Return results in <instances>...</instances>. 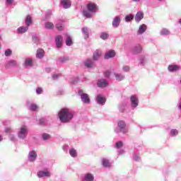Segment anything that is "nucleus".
<instances>
[{"label":"nucleus","mask_w":181,"mask_h":181,"mask_svg":"<svg viewBox=\"0 0 181 181\" xmlns=\"http://www.w3.org/2000/svg\"><path fill=\"white\" fill-rule=\"evenodd\" d=\"M36 57L37 59H42V57H45V50L42 48H39L37 50Z\"/></svg>","instance_id":"12"},{"label":"nucleus","mask_w":181,"mask_h":181,"mask_svg":"<svg viewBox=\"0 0 181 181\" xmlns=\"http://www.w3.org/2000/svg\"><path fill=\"white\" fill-rule=\"evenodd\" d=\"M144 19V12L139 11L135 16V21L136 22H139L140 21H142Z\"/></svg>","instance_id":"13"},{"label":"nucleus","mask_w":181,"mask_h":181,"mask_svg":"<svg viewBox=\"0 0 181 181\" xmlns=\"http://www.w3.org/2000/svg\"><path fill=\"white\" fill-rule=\"evenodd\" d=\"M56 28H57V30H59V32H62V30H63V29H64L63 25H62V24H57Z\"/></svg>","instance_id":"41"},{"label":"nucleus","mask_w":181,"mask_h":181,"mask_svg":"<svg viewBox=\"0 0 181 181\" xmlns=\"http://www.w3.org/2000/svg\"><path fill=\"white\" fill-rule=\"evenodd\" d=\"M158 1H162V0H158Z\"/></svg>","instance_id":"54"},{"label":"nucleus","mask_w":181,"mask_h":181,"mask_svg":"<svg viewBox=\"0 0 181 181\" xmlns=\"http://www.w3.org/2000/svg\"><path fill=\"white\" fill-rule=\"evenodd\" d=\"M119 23H121V17L120 16H116L112 21V26L115 28H118L119 26Z\"/></svg>","instance_id":"9"},{"label":"nucleus","mask_w":181,"mask_h":181,"mask_svg":"<svg viewBox=\"0 0 181 181\" xmlns=\"http://www.w3.org/2000/svg\"><path fill=\"white\" fill-rule=\"evenodd\" d=\"M132 19H134V16H132V15L127 16L125 17L126 22H131L132 21Z\"/></svg>","instance_id":"37"},{"label":"nucleus","mask_w":181,"mask_h":181,"mask_svg":"<svg viewBox=\"0 0 181 181\" xmlns=\"http://www.w3.org/2000/svg\"><path fill=\"white\" fill-rule=\"evenodd\" d=\"M133 1V2H139V1H141V0H132Z\"/></svg>","instance_id":"50"},{"label":"nucleus","mask_w":181,"mask_h":181,"mask_svg":"<svg viewBox=\"0 0 181 181\" xmlns=\"http://www.w3.org/2000/svg\"><path fill=\"white\" fill-rule=\"evenodd\" d=\"M67 61H69V57H63L62 58L60 59V62L62 63H64Z\"/></svg>","instance_id":"44"},{"label":"nucleus","mask_w":181,"mask_h":181,"mask_svg":"<svg viewBox=\"0 0 181 181\" xmlns=\"http://www.w3.org/2000/svg\"><path fill=\"white\" fill-rule=\"evenodd\" d=\"M66 46H71V45H73V41L71 40V37H70V36L66 37Z\"/></svg>","instance_id":"30"},{"label":"nucleus","mask_w":181,"mask_h":181,"mask_svg":"<svg viewBox=\"0 0 181 181\" xmlns=\"http://www.w3.org/2000/svg\"><path fill=\"white\" fill-rule=\"evenodd\" d=\"M33 65V60L32 59H27L25 62V66H29Z\"/></svg>","instance_id":"27"},{"label":"nucleus","mask_w":181,"mask_h":181,"mask_svg":"<svg viewBox=\"0 0 181 181\" xmlns=\"http://www.w3.org/2000/svg\"><path fill=\"white\" fill-rule=\"evenodd\" d=\"M101 39L103 40H106V39H108V34L105 33H103L102 35H100Z\"/></svg>","instance_id":"40"},{"label":"nucleus","mask_w":181,"mask_h":181,"mask_svg":"<svg viewBox=\"0 0 181 181\" xmlns=\"http://www.w3.org/2000/svg\"><path fill=\"white\" fill-rule=\"evenodd\" d=\"M85 180L86 181H93L94 180V176L93 174H87L85 176Z\"/></svg>","instance_id":"23"},{"label":"nucleus","mask_w":181,"mask_h":181,"mask_svg":"<svg viewBox=\"0 0 181 181\" xmlns=\"http://www.w3.org/2000/svg\"><path fill=\"white\" fill-rule=\"evenodd\" d=\"M115 57V51L114 50L108 51L105 54V59H112V57Z\"/></svg>","instance_id":"14"},{"label":"nucleus","mask_w":181,"mask_h":181,"mask_svg":"<svg viewBox=\"0 0 181 181\" xmlns=\"http://www.w3.org/2000/svg\"><path fill=\"white\" fill-rule=\"evenodd\" d=\"M93 61H91V59H88L86 62H85V66L86 67H88V69H90V67H93Z\"/></svg>","instance_id":"28"},{"label":"nucleus","mask_w":181,"mask_h":181,"mask_svg":"<svg viewBox=\"0 0 181 181\" xmlns=\"http://www.w3.org/2000/svg\"><path fill=\"white\" fill-rule=\"evenodd\" d=\"M87 9L89 12H97V5L94 3H89L87 5Z\"/></svg>","instance_id":"5"},{"label":"nucleus","mask_w":181,"mask_h":181,"mask_svg":"<svg viewBox=\"0 0 181 181\" xmlns=\"http://www.w3.org/2000/svg\"><path fill=\"white\" fill-rule=\"evenodd\" d=\"M8 66H18V64L16 63V61L15 60H11L8 62Z\"/></svg>","instance_id":"35"},{"label":"nucleus","mask_w":181,"mask_h":181,"mask_svg":"<svg viewBox=\"0 0 181 181\" xmlns=\"http://www.w3.org/2000/svg\"><path fill=\"white\" fill-rule=\"evenodd\" d=\"M98 87L104 88L108 86V82L105 79H101L98 81Z\"/></svg>","instance_id":"15"},{"label":"nucleus","mask_w":181,"mask_h":181,"mask_svg":"<svg viewBox=\"0 0 181 181\" xmlns=\"http://www.w3.org/2000/svg\"><path fill=\"white\" fill-rule=\"evenodd\" d=\"M52 138V136H50V134H42V139L44 141H47V139H50Z\"/></svg>","instance_id":"34"},{"label":"nucleus","mask_w":181,"mask_h":181,"mask_svg":"<svg viewBox=\"0 0 181 181\" xmlns=\"http://www.w3.org/2000/svg\"><path fill=\"white\" fill-rule=\"evenodd\" d=\"M25 25H27V26H30V25H32V17H30V16L26 17Z\"/></svg>","instance_id":"24"},{"label":"nucleus","mask_w":181,"mask_h":181,"mask_svg":"<svg viewBox=\"0 0 181 181\" xmlns=\"http://www.w3.org/2000/svg\"><path fill=\"white\" fill-rule=\"evenodd\" d=\"M52 77H53L54 78H57L59 77V75H57V74H54V75L52 76Z\"/></svg>","instance_id":"49"},{"label":"nucleus","mask_w":181,"mask_h":181,"mask_svg":"<svg viewBox=\"0 0 181 181\" xmlns=\"http://www.w3.org/2000/svg\"><path fill=\"white\" fill-rule=\"evenodd\" d=\"M146 30V25L143 24L140 25L138 30V35H142V33H144Z\"/></svg>","instance_id":"19"},{"label":"nucleus","mask_w":181,"mask_h":181,"mask_svg":"<svg viewBox=\"0 0 181 181\" xmlns=\"http://www.w3.org/2000/svg\"><path fill=\"white\" fill-rule=\"evenodd\" d=\"M61 122H69L73 119V113L67 108H62L58 113Z\"/></svg>","instance_id":"1"},{"label":"nucleus","mask_w":181,"mask_h":181,"mask_svg":"<svg viewBox=\"0 0 181 181\" xmlns=\"http://www.w3.org/2000/svg\"><path fill=\"white\" fill-rule=\"evenodd\" d=\"M6 2L8 5H11L13 2V0H6Z\"/></svg>","instance_id":"47"},{"label":"nucleus","mask_w":181,"mask_h":181,"mask_svg":"<svg viewBox=\"0 0 181 181\" xmlns=\"http://www.w3.org/2000/svg\"><path fill=\"white\" fill-rule=\"evenodd\" d=\"M37 176H38V177H45V176L46 177H49L50 172H49V171H39L37 173Z\"/></svg>","instance_id":"11"},{"label":"nucleus","mask_w":181,"mask_h":181,"mask_svg":"<svg viewBox=\"0 0 181 181\" xmlns=\"http://www.w3.org/2000/svg\"><path fill=\"white\" fill-rule=\"evenodd\" d=\"M28 27L22 26L18 28V33H25V32H28Z\"/></svg>","instance_id":"26"},{"label":"nucleus","mask_w":181,"mask_h":181,"mask_svg":"<svg viewBox=\"0 0 181 181\" xmlns=\"http://www.w3.org/2000/svg\"><path fill=\"white\" fill-rule=\"evenodd\" d=\"M37 108H39V107H37L36 104H31L30 106V111H37Z\"/></svg>","instance_id":"33"},{"label":"nucleus","mask_w":181,"mask_h":181,"mask_svg":"<svg viewBox=\"0 0 181 181\" xmlns=\"http://www.w3.org/2000/svg\"><path fill=\"white\" fill-rule=\"evenodd\" d=\"M180 83H181V79H180Z\"/></svg>","instance_id":"53"},{"label":"nucleus","mask_w":181,"mask_h":181,"mask_svg":"<svg viewBox=\"0 0 181 181\" xmlns=\"http://www.w3.org/2000/svg\"><path fill=\"white\" fill-rule=\"evenodd\" d=\"M170 134L173 136H175V135H177V134H179V132H177V129H172L170 131Z\"/></svg>","instance_id":"42"},{"label":"nucleus","mask_w":181,"mask_h":181,"mask_svg":"<svg viewBox=\"0 0 181 181\" xmlns=\"http://www.w3.org/2000/svg\"><path fill=\"white\" fill-rule=\"evenodd\" d=\"M130 100H131L132 107H138L139 100H138V97H136V95H132L130 98Z\"/></svg>","instance_id":"6"},{"label":"nucleus","mask_w":181,"mask_h":181,"mask_svg":"<svg viewBox=\"0 0 181 181\" xmlns=\"http://www.w3.org/2000/svg\"><path fill=\"white\" fill-rule=\"evenodd\" d=\"M69 154L72 158H77V151L74 148L69 150Z\"/></svg>","instance_id":"22"},{"label":"nucleus","mask_w":181,"mask_h":181,"mask_svg":"<svg viewBox=\"0 0 181 181\" xmlns=\"http://www.w3.org/2000/svg\"><path fill=\"white\" fill-rule=\"evenodd\" d=\"M0 141H2V137L0 136Z\"/></svg>","instance_id":"51"},{"label":"nucleus","mask_w":181,"mask_h":181,"mask_svg":"<svg viewBox=\"0 0 181 181\" xmlns=\"http://www.w3.org/2000/svg\"><path fill=\"white\" fill-rule=\"evenodd\" d=\"M103 53L101 52L100 50L96 49L94 52H93V59L95 61H97L100 59V57H101Z\"/></svg>","instance_id":"8"},{"label":"nucleus","mask_w":181,"mask_h":181,"mask_svg":"<svg viewBox=\"0 0 181 181\" xmlns=\"http://www.w3.org/2000/svg\"><path fill=\"white\" fill-rule=\"evenodd\" d=\"M78 93L81 95L83 103H85V104H90V97H88L87 93H83V90H79Z\"/></svg>","instance_id":"3"},{"label":"nucleus","mask_w":181,"mask_h":181,"mask_svg":"<svg viewBox=\"0 0 181 181\" xmlns=\"http://www.w3.org/2000/svg\"><path fill=\"white\" fill-rule=\"evenodd\" d=\"M82 32L83 35H85V39H87L88 37V29L87 28L84 27L82 28Z\"/></svg>","instance_id":"31"},{"label":"nucleus","mask_w":181,"mask_h":181,"mask_svg":"<svg viewBox=\"0 0 181 181\" xmlns=\"http://www.w3.org/2000/svg\"><path fill=\"white\" fill-rule=\"evenodd\" d=\"M134 52L136 54H138V53H141L142 52V47L141 45H137L136 47H134Z\"/></svg>","instance_id":"20"},{"label":"nucleus","mask_w":181,"mask_h":181,"mask_svg":"<svg viewBox=\"0 0 181 181\" xmlns=\"http://www.w3.org/2000/svg\"><path fill=\"white\" fill-rule=\"evenodd\" d=\"M124 144L122 143V141H118L116 143L115 146L116 148H117V149H119V148H122Z\"/></svg>","instance_id":"39"},{"label":"nucleus","mask_w":181,"mask_h":181,"mask_svg":"<svg viewBox=\"0 0 181 181\" xmlns=\"http://www.w3.org/2000/svg\"><path fill=\"white\" fill-rule=\"evenodd\" d=\"M56 47L59 49L63 46V37L62 35H57L55 38Z\"/></svg>","instance_id":"4"},{"label":"nucleus","mask_w":181,"mask_h":181,"mask_svg":"<svg viewBox=\"0 0 181 181\" xmlns=\"http://www.w3.org/2000/svg\"><path fill=\"white\" fill-rule=\"evenodd\" d=\"M83 16H86V18H91L92 16L91 13L86 10L83 11Z\"/></svg>","instance_id":"32"},{"label":"nucleus","mask_w":181,"mask_h":181,"mask_svg":"<svg viewBox=\"0 0 181 181\" xmlns=\"http://www.w3.org/2000/svg\"><path fill=\"white\" fill-rule=\"evenodd\" d=\"M124 71H129V66H125L123 67Z\"/></svg>","instance_id":"46"},{"label":"nucleus","mask_w":181,"mask_h":181,"mask_svg":"<svg viewBox=\"0 0 181 181\" xmlns=\"http://www.w3.org/2000/svg\"><path fill=\"white\" fill-rule=\"evenodd\" d=\"M125 132H127V131L123 132L124 134H125Z\"/></svg>","instance_id":"52"},{"label":"nucleus","mask_w":181,"mask_h":181,"mask_svg":"<svg viewBox=\"0 0 181 181\" xmlns=\"http://www.w3.org/2000/svg\"><path fill=\"white\" fill-rule=\"evenodd\" d=\"M103 76L104 77H106L107 78H108L110 76H111V71L110 70L105 71V72H103Z\"/></svg>","instance_id":"36"},{"label":"nucleus","mask_w":181,"mask_h":181,"mask_svg":"<svg viewBox=\"0 0 181 181\" xmlns=\"http://www.w3.org/2000/svg\"><path fill=\"white\" fill-rule=\"evenodd\" d=\"M180 69L179 65H169L168 66V71H177Z\"/></svg>","instance_id":"18"},{"label":"nucleus","mask_w":181,"mask_h":181,"mask_svg":"<svg viewBox=\"0 0 181 181\" xmlns=\"http://www.w3.org/2000/svg\"><path fill=\"white\" fill-rule=\"evenodd\" d=\"M115 76L117 81H122V80L125 78V76H124V75H121V74H115Z\"/></svg>","instance_id":"21"},{"label":"nucleus","mask_w":181,"mask_h":181,"mask_svg":"<svg viewBox=\"0 0 181 181\" xmlns=\"http://www.w3.org/2000/svg\"><path fill=\"white\" fill-rule=\"evenodd\" d=\"M96 101L98 103V104H105V98H104L103 95H98L96 97Z\"/></svg>","instance_id":"16"},{"label":"nucleus","mask_w":181,"mask_h":181,"mask_svg":"<svg viewBox=\"0 0 181 181\" xmlns=\"http://www.w3.org/2000/svg\"><path fill=\"white\" fill-rule=\"evenodd\" d=\"M102 164L104 166V168H111V163L107 158H103L102 160Z\"/></svg>","instance_id":"17"},{"label":"nucleus","mask_w":181,"mask_h":181,"mask_svg":"<svg viewBox=\"0 0 181 181\" xmlns=\"http://www.w3.org/2000/svg\"><path fill=\"white\" fill-rule=\"evenodd\" d=\"M36 158H37L36 152L35 151H31L28 156V159L30 162H33L34 160H36Z\"/></svg>","instance_id":"10"},{"label":"nucleus","mask_w":181,"mask_h":181,"mask_svg":"<svg viewBox=\"0 0 181 181\" xmlns=\"http://www.w3.org/2000/svg\"><path fill=\"white\" fill-rule=\"evenodd\" d=\"M36 93L37 94H42V93H43V89H42V88H37L36 89Z\"/></svg>","instance_id":"45"},{"label":"nucleus","mask_w":181,"mask_h":181,"mask_svg":"<svg viewBox=\"0 0 181 181\" xmlns=\"http://www.w3.org/2000/svg\"><path fill=\"white\" fill-rule=\"evenodd\" d=\"M61 5H62L64 9H68L71 6V1L70 0H61Z\"/></svg>","instance_id":"7"},{"label":"nucleus","mask_w":181,"mask_h":181,"mask_svg":"<svg viewBox=\"0 0 181 181\" xmlns=\"http://www.w3.org/2000/svg\"><path fill=\"white\" fill-rule=\"evenodd\" d=\"M45 28H46V29H54V24H53V23L47 22V23H45Z\"/></svg>","instance_id":"25"},{"label":"nucleus","mask_w":181,"mask_h":181,"mask_svg":"<svg viewBox=\"0 0 181 181\" xmlns=\"http://www.w3.org/2000/svg\"><path fill=\"white\" fill-rule=\"evenodd\" d=\"M169 33H170V31L166 28H163L160 32L161 35H169Z\"/></svg>","instance_id":"38"},{"label":"nucleus","mask_w":181,"mask_h":181,"mask_svg":"<svg viewBox=\"0 0 181 181\" xmlns=\"http://www.w3.org/2000/svg\"><path fill=\"white\" fill-rule=\"evenodd\" d=\"M27 135H28V127L26 126H22L18 132V137L21 139H25Z\"/></svg>","instance_id":"2"},{"label":"nucleus","mask_w":181,"mask_h":181,"mask_svg":"<svg viewBox=\"0 0 181 181\" xmlns=\"http://www.w3.org/2000/svg\"><path fill=\"white\" fill-rule=\"evenodd\" d=\"M6 132L7 133L12 132V129L11 128H7L6 129Z\"/></svg>","instance_id":"48"},{"label":"nucleus","mask_w":181,"mask_h":181,"mask_svg":"<svg viewBox=\"0 0 181 181\" xmlns=\"http://www.w3.org/2000/svg\"><path fill=\"white\" fill-rule=\"evenodd\" d=\"M12 54V51L10 49H8L5 51V56H11Z\"/></svg>","instance_id":"43"},{"label":"nucleus","mask_w":181,"mask_h":181,"mask_svg":"<svg viewBox=\"0 0 181 181\" xmlns=\"http://www.w3.org/2000/svg\"><path fill=\"white\" fill-rule=\"evenodd\" d=\"M127 126V124H125V122L120 120L118 122V127L119 128H120V129H124V128H125V127Z\"/></svg>","instance_id":"29"}]
</instances>
